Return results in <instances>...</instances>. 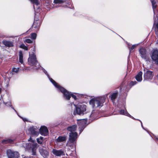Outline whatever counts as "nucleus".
<instances>
[{
	"mask_svg": "<svg viewBox=\"0 0 158 158\" xmlns=\"http://www.w3.org/2000/svg\"><path fill=\"white\" fill-rule=\"evenodd\" d=\"M106 99L105 97H99L94 98L90 101L89 104L93 108H100L103 106V104L105 102Z\"/></svg>",
	"mask_w": 158,
	"mask_h": 158,
	"instance_id": "obj_1",
	"label": "nucleus"
},
{
	"mask_svg": "<svg viewBox=\"0 0 158 158\" xmlns=\"http://www.w3.org/2000/svg\"><path fill=\"white\" fill-rule=\"evenodd\" d=\"M77 137L78 134L77 132H70L69 133V140L67 145L69 146L73 147V145L76 143Z\"/></svg>",
	"mask_w": 158,
	"mask_h": 158,
	"instance_id": "obj_2",
	"label": "nucleus"
},
{
	"mask_svg": "<svg viewBox=\"0 0 158 158\" xmlns=\"http://www.w3.org/2000/svg\"><path fill=\"white\" fill-rule=\"evenodd\" d=\"M56 88L60 90L61 93L63 94L64 97L67 100H69L71 97H72L75 100L76 99L77 97L75 95L71 94V92H69L63 87H61L59 85V87H57Z\"/></svg>",
	"mask_w": 158,
	"mask_h": 158,
	"instance_id": "obj_3",
	"label": "nucleus"
},
{
	"mask_svg": "<svg viewBox=\"0 0 158 158\" xmlns=\"http://www.w3.org/2000/svg\"><path fill=\"white\" fill-rule=\"evenodd\" d=\"M86 106L84 104H79L76 106V112L79 115H83L86 111Z\"/></svg>",
	"mask_w": 158,
	"mask_h": 158,
	"instance_id": "obj_4",
	"label": "nucleus"
},
{
	"mask_svg": "<svg viewBox=\"0 0 158 158\" xmlns=\"http://www.w3.org/2000/svg\"><path fill=\"white\" fill-rule=\"evenodd\" d=\"M87 122V119H83L78 120L77 123L79 126V129L80 131V134L83 131L85 127Z\"/></svg>",
	"mask_w": 158,
	"mask_h": 158,
	"instance_id": "obj_5",
	"label": "nucleus"
},
{
	"mask_svg": "<svg viewBox=\"0 0 158 158\" xmlns=\"http://www.w3.org/2000/svg\"><path fill=\"white\" fill-rule=\"evenodd\" d=\"M7 155L8 158H18L19 153L17 152H13L10 150H8L7 152Z\"/></svg>",
	"mask_w": 158,
	"mask_h": 158,
	"instance_id": "obj_6",
	"label": "nucleus"
},
{
	"mask_svg": "<svg viewBox=\"0 0 158 158\" xmlns=\"http://www.w3.org/2000/svg\"><path fill=\"white\" fill-rule=\"evenodd\" d=\"M29 131L31 134L34 136H36L39 134V129L36 126H32L30 127Z\"/></svg>",
	"mask_w": 158,
	"mask_h": 158,
	"instance_id": "obj_7",
	"label": "nucleus"
},
{
	"mask_svg": "<svg viewBox=\"0 0 158 158\" xmlns=\"http://www.w3.org/2000/svg\"><path fill=\"white\" fill-rule=\"evenodd\" d=\"M29 65L34 66V69H37L40 67V65L37 60H28Z\"/></svg>",
	"mask_w": 158,
	"mask_h": 158,
	"instance_id": "obj_8",
	"label": "nucleus"
},
{
	"mask_svg": "<svg viewBox=\"0 0 158 158\" xmlns=\"http://www.w3.org/2000/svg\"><path fill=\"white\" fill-rule=\"evenodd\" d=\"M52 153L57 156H60L65 155V152L62 149L57 150L53 149L52 150Z\"/></svg>",
	"mask_w": 158,
	"mask_h": 158,
	"instance_id": "obj_9",
	"label": "nucleus"
},
{
	"mask_svg": "<svg viewBox=\"0 0 158 158\" xmlns=\"http://www.w3.org/2000/svg\"><path fill=\"white\" fill-rule=\"evenodd\" d=\"M33 4V7L35 11L36 12V10L37 12L40 11L39 5L40 2L38 0H29Z\"/></svg>",
	"mask_w": 158,
	"mask_h": 158,
	"instance_id": "obj_10",
	"label": "nucleus"
},
{
	"mask_svg": "<svg viewBox=\"0 0 158 158\" xmlns=\"http://www.w3.org/2000/svg\"><path fill=\"white\" fill-rule=\"evenodd\" d=\"M28 141H31L33 142V144H32L31 147L32 150V154L34 155H36V150L37 148V144L36 143H35V141L32 139L31 138L28 140Z\"/></svg>",
	"mask_w": 158,
	"mask_h": 158,
	"instance_id": "obj_11",
	"label": "nucleus"
},
{
	"mask_svg": "<svg viewBox=\"0 0 158 158\" xmlns=\"http://www.w3.org/2000/svg\"><path fill=\"white\" fill-rule=\"evenodd\" d=\"M39 132L41 135L46 136L48 134V130L46 127L43 126L39 130Z\"/></svg>",
	"mask_w": 158,
	"mask_h": 158,
	"instance_id": "obj_12",
	"label": "nucleus"
},
{
	"mask_svg": "<svg viewBox=\"0 0 158 158\" xmlns=\"http://www.w3.org/2000/svg\"><path fill=\"white\" fill-rule=\"evenodd\" d=\"M43 71L45 74L47 76L48 78H49L51 82L53 84V85L56 88L59 87V85L56 82L52 79L51 78L48 74V73L47 71L44 69H43Z\"/></svg>",
	"mask_w": 158,
	"mask_h": 158,
	"instance_id": "obj_13",
	"label": "nucleus"
},
{
	"mask_svg": "<svg viewBox=\"0 0 158 158\" xmlns=\"http://www.w3.org/2000/svg\"><path fill=\"white\" fill-rule=\"evenodd\" d=\"M144 77L147 79H152L154 76V73L150 71H147L144 74Z\"/></svg>",
	"mask_w": 158,
	"mask_h": 158,
	"instance_id": "obj_14",
	"label": "nucleus"
},
{
	"mask_svg": "<svg viewBox=\"0 0 158 158\" xmlns=\"http://www.w3.org/2000/svg\"><path fill=\"white\" fill-rule=\"evenodd\" d=\"M2 43L5 46L8 47H11L14 46L13 43L11 41H9L6 40H3Z\"/></svg>",
	"mask_w": 158,
	"mask_h": 158,
	"instance_id": "obj_15",
	"label": "nucleus"
},
{
	"mask_svg": "<svg viewBox=\"0 0 158 158\" xmlns=\"http://www.w3.org/2000/svg\"><path fill=\"white\" fill-rule=\"evenodd\" d=\"M39 152L41 155L44 158H47L49 155V153L45 149H44L43 148H40L39 149Z\"/></svg>",
	"mask_w": 158,
	"mask_h": 158,
	"instance_id": "obj_16",
	"label": "nucleus"
},
{
	"mask_svg": "<svg viewBox=\"0 0 158 158\" xmlns=\"http://www.w3.org/2000/svg\"><path fill=\"white\" fill-rule=\"evenodd\" d=\"M152 59H158V50L157 49H154L153 50L151 55Z\"/></svg>",
	"mask_w": 158,
	"mask_h": 158,
	"instance_id": "obj_17",
	"label": "nucleus"
},
{
	"mask_svg": "<svg viewBox=\"0 0 158 158\" xmlns=\"http://www.w3.org/2000/svg\"><path fill=\"white\" fill-rule=\"evenodd\" d=\"M67 139L66 137L65 136H59L55 140V142L57 143H60L64 142L66 141Z\"/></svg>",
	"mask_w": 158,
	"mask_h": 158,
	"instance_id": "obj_18",
	"label": "nucleus"
},
{
	"mask_svg": "<svg viewBox=\"0 0 158 158\" xmlns=\"http://www.w3.org/2000/svg\"><path fill=\"white\" fill-rule=\"evenodd\" d=\"M77 128V125H74L69 126L67 128V130L70 132H76V131Z\"/></svg>",
	"mask_w": 158,
	"mask_h": 158,
	"instance_id": "obj_19",
	"label": "nucleus"
},
{
	"mask_svg": "<svg viewBox=\"0 0 158 158\" xmlns=\"http://www.w3.org/2000/svg\"><path fill=\"white\" fill-rule=\"evenodd\" d=\"M146 51L145 49L143 47L141 48L139 50V52L142 58L145 57L146 56Z\"/></svg>",
	"mask_w": 158,
	"mask_h": 158,
	"instance_id": "obj_20",
	"label": "nucleus"
},
{
	"mask_svg": "<svg viewBox=\"0 0 158 158\" xmlns=\"http://www.w3.org/2000/svg\"><path fill=\"white\" fill-rule=\"evenodd\" d=\"M142 72H139L135 76V79L137 81L140 82L142 80Z\"/></svg>",
	"mask_w": 158,
	"mask_h": 158,
	"instance_id": "obj_21",
	"label": "nucleus"
},
{
	"mask_svg": "<svg viewBox=\"0 0 158 158\" xmlns=\"http://www.w3.org/2000/svg\"><path fill=\"white\" fill-rule=\"evenodd\" d=\"M40 21L36 20L34 22L33 26L35 28L38 29L40 27Z\"/></svg>",
	"mask_w": 158,
	"mask_h": 158,
	"instance_id": "obj_22",
	"label": "nucleus"
},
{
	"mask_svg": "<svg viewBox=\"0 0 158 158\" xmlns=\"http://www.w3.org/2000/svg\"><path fill=\"white\" fill-rule=\"evenodd\" d=\"M118 95V92H115L113 93L110 96V98L112 101L114 102L115 99L116 98Z\"/></svg>",
	"mask_w": 158,
	"mask_h": 158,
	"instance_id": "obj_23",
	"label": "nucleus"
},
{
	"mask_svg": "<svg viewBox=\"0 0 158 158\" xmlns=\"http://www.w3.org/2000/svg\"><path fill=\"white\" fill-rule=\"evenodd\" d=\"M119 113L121 114H124L129 117L131 116L127 112L126 110H121L119 111Z\"/></svg>",
	"mask_w": 158,
	"mask_h": 158,
	"instance_id": "obj_24",
	"label": "nucleus"
},
{
	"mask_svg": "<svg viewBox=\"0 0 158 158\" xmlns=\"http://www.w3.org/2000/svg\"><path fill=\"white\" fill-rule=\"evenodd\" d=\"M13 142V141L10 139H7L4 140L2 141V143H11Z\"/></svg>",
	"mask_w": 158,
	"mask_h": 158,
	"instance_id": "obj_25",
	"label": "nucleus"
},
{
	"mask_svg": "<svg viewBox=\"0 0 158 158\" xmlns=\"http://www.w3.org/2000/svg\"><path fill=\"white\" fill-rule=\"evenodd\" d=\"M67 0H54V2L55 4H61L67 1Z\"/></svg>",
	"mask_w": 158,
	"mask_h": 158,
	"instance_id": "obj_26",
	"label": "nucleus"
},
{
	"mask_svg": "<svg viewBox=\"0 0 158 158\" xmlns=\"http://www.w3.org/2000/svg\"><path fill=\"white\" fill-rule=\"evenodd\" d=\"M36 55L34 53H32L31 54H30L29 57L28 59H36Z\"/></svg>",
	"mask_w": 158,
	"mask_h": 158,
	"instance_id": "obj_27",
	"label": "nucleus"
},
{
	"mask_svg": "<svg viewBox=\"0 0 158 158\" xmlns=\"http://www.w3.org/2000/svg\"><path fill=\"white\" fill-rule=\"evenodd\" d=\"M43 137H40V138H37V141L38 143L40 144H41L43 142Z\"/></svg>",
	"mask_w": 158,
	"mask_h": 158,
	"instance_id": "obj_28",
	"label": "nucleus"
},
{
	"mask_svg": "<svg viewBox=\"0 0 158 158\" xmlns=\"http://www.w3.org/2000/svg\"><path fill=\"white\" fill-rule=\"evenodd\" d=\"M19 70V68H14L12 69V71L13 74L14 73H18Z\"/></svg>",
	"mask_w": 158,
	"mask_h": 158,
	"instance_id": "obj_29",
	"label": "nucleus"
},
{
	"mask_svg": "<svg viewBox=\"0 0 158 158\" xmlns=\"http://www.w3.org/2000/svg\"><path fill=\"white\" fill-rule=\"evenodd\" d=\"M20 47L21 48L23 49L26 50H28L27 47L23 44L21 45Z\"/></svg>",
	"mask_w": 158,
	"mask_h": 158,
	"instance_id": "obj_30",
	"label": "nucleus"
},
{
	"mask_svg": "<svg viewBox=\"0 0 158 158\" xmlns=\"http://www.w3.org/2000/svg\"><path fill=\"white\" fill-rule=\"evenodd\" d=\"M31 38L33 39H35L37 35L35 33H33L31 34Z\"/></svg>",
	"mask_w": 158,
	"mask_h": 158,
	"instance_id": "obj_31",
	"label": "nucleus"
},
{
	"mask_svg": "<svg viewBox=\"0 0 158 158\" xmlns=\"http://www.w3.org/2000/svg\"><path fill=\"white\" fill-rule=\"evenodd\" d=\"M19 59H23V54L22 52L21 51L19 52Z\"/></svg>",
	"mask_w": 158,
	"mask_h": 158,
	"instance_id": "obj_32",
	"label": "nucleus"
},
{
	"mask_svg": "<svg viewBox=\"0 0 158 158\" xmlns=\"http://www.w3.org/2000/svg\"><path fill=\"white\" fill-rule=\"evenodd\" d=\"M136 46H137L136 44L133 45L131 46V48L130 49V52H131L132 50L134 49Z\"/></svg>",
	"mask_w": 158,
	"mask_h": 158,
	"instance_id": "obj_33",
	"label": "nucleus"
},
{
	"mask_svg": "<svg viewBox=\"0 0 158 158\" xmlns=\"http://www.w3.org/2000/svg\"><path fill=\"white\" fill-rule=\"evenodd\" d=\"M25 42H26L27 43L30 44L32 43V41L30 39H27L25 40Z\"/></svg>",
	"mask_w": 158,
	"mask_h": 158,
	"instance_id": "obj_34",
	"label": "nucleus"
},
{
	"mask_svg": "<svg viewBox=\"0 0 158 158\" xmlns=\"http://www.w3.org/2000/svg\"><path fill=\"white\" fill-rule=\"evenodd\" d=\"M136 83H137V82L136 81H131L130 82V86H132L135 85V84H136Z\"/></svg>",
	"mask_w": 158,
	"mask_h": 158,
	"instance_id": "obj_35",
	"label": "nucleus"
},
{
	"mask_svg": "<svg viewBox=\"0 0 158 158\" xmlns=\"http://www.w3.org/2000/svg\"><path fill=\"white\" fill-rule=\"evenodd\" d=\"M19 63L20 64H23V65L24 66V64L23 63V60H19Z\"/></svg>",
	"mask_w": 158,
	"mask_h": 158,
	"instance_id": "obj_36",
	"label": "nucleus"
},
{
	"mask_svg": "<svg viewBox=\"0 0 158 158\" xmlns=\"http://www.w3.org/2000/svg\"><path fill=\"white\" fill-rule=\"evenodd\" d=\"M153 62H155L157 65H158V60H153Z\"/></svg>",
	"mask_w": 158,
	"mask_h": 158,
	"instance_id": "obj_37",
	"label": "nucleus"
},
{
	"mask_svg": "<svg viewBox=\"0 0 158 158\" xmlns=\"http://www.w3.org/2000/svg\"><path fill=\"white\" fill-rule=\"evenodd\" d=\"M123 83L122 84V85H121L120 87V90H122L123 89H123Z\"/></svg>",
	"mask_w": 158,
	"mask_h": 158,
	"instance_id": "obj_38",
	"label": "nucleus"
},
{
	"mask_svg": "<svg viewBox=\"0 0 158 158\" xmlns=\"http://www.w3.org/2000/svg\"><path fill=\"white\" fill-rule=\"evenodd\" d=\"M8 105H9L10 106H12V105H11V103L10 102L9 103V104H8Z\"/></svg>",
	"mask_w": 158,
	"mask_h": 158,
	"instance_id": "obj_39",
	"label": "nucleus"
},
{
	"mask_svg": "<svg viewBox=\"0 0 158 158\" xmlns=\"http://www.w3.org/2000/svg\"><path fill=\"white\" fill-rule=\"evenodd\" d=\"M12 107V108L13 109H14V110H15V111L17 113V111H16V110H15L14 109V108L13 107Z\"/></svg>",
	"mask_w": 158,
	"mask_h": 158,
	"instance_id": "obj_40",
	"label": "nucleus"
},
{
	"mask_svg": "<svg viewBox=\"0 0 158 158\" xmlns=\"http://www.w3.org/2000/svg\"><path fill=\"white\" fill-rule=\"evenodd\" d=\"M141 126L143 128V126L142 123V122L141 121Z\"/></svg>",
	"mask_w": 158,
	"mask_h": 158,
	"instance_id": "obj_41",
	"label": "nucleus"
},
{
	"mask_svg": "<svg viewBox=\"0 0 158 158\" xmlns=\"http://www.w3.org/2000/svg\"><path fill=\"white\" fill-rule=\"evenodd\" d=\"M23 120L24 121H25L26 120V119H23Z\"/></svg>",
	"mask_w": 158,
	"mask_h": 158,
	"instance_id": "obj_42",
	"label": "nucleus"
},
{
	"mask_svg": "<svg viewBox=\"0 0 158 158\" xmlns=\"http://www.w3.org/2000/svg\"><path fill=\"white\" fill-rule=\"evenodd\" d=\"M1 89L0 88V93H1Z\"/></svg>",
	"mask_w": 158,
	"mask_h": 158,
	"instance_id": "obj_43",
	"label": "nucleus"
},
{
	"mask_svg": "<svg viewBox=\"0 0 158 158\" xmlns=\"http://www.w3.org/2000/svg\"><path fill=\"white\" fill-rule=\"evenodd\" d=\"M25 70L28 69V68H27V69H25Z\"/></svg>",
	"mask_w": 158,
	"mask_h": 158,
	"instance_id": "obj_44",
	"label": "nucleus"
},
{
	"mask_svg": "<svg viewBox=\"0 0 158 158\" xmlns=\"http://www.w3.org/2000/svg\"><path fill=\"white\" fill-rule=\"evenodd\" d=\"M7 103H5V104H6V105H7Z\"/></svg>",
	"mask_w": 158,
	"mask_h": 158,
	"instance_id": "obj_45",
	"label": "nucleus"
}]
</instances>
